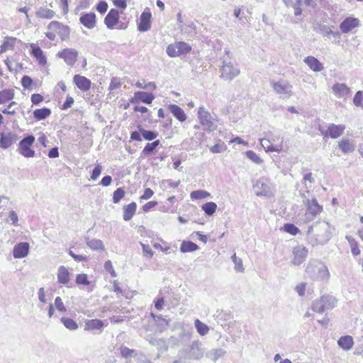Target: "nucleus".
<instances>
[{
    "label": "nucleus",
    "mask_w": 363,
    "mask_h": 363,
    "mask_svg": "<svg viewBox=\"0 0 363 363\" xmlns=\"http://www.w3.org/2000/svg\"><path fill=\"white\" fill-rule=\"evenodd\" d=\"M333 227L325 221L319 220L309 226L307 230V236L313 245H325L331 238Z\"/></svg>",
    "instance_id": "obj_1"
},
{
    "label": "nucleus",
    "mask_w": 363,
    "mask_h": 363,
    "mask_svg": "<svg viewBox=\"0 0 363 363\" xmlns=\"http://www.w3.org/2000/svg\"><path fill=\"white\" fill-rule=\"evenodd\" d=\"M306 272L313 280H328L330 273L327 267L318 260H311L308 263Z\"/></svg>",
    "instance_id": "obj_2"
},
{
    "label": "nucleus",
    "mask_w": 363,
    "mask_h": 363,
    "mask_svg": "<svg viewBox=\"0 0 363 363\" xmlns=\"http://www.w3.org/2000/svg\"><path fill=\"white\" fill-rule=\"evenodd\" d=\"M220 77L226 81H232L239 75L240 68L238 65L230 59L224 58L220 68Z\"/></svg>",
    "instance_id": "obj_3"
},
{
    "label": "nucleus",
    "mask_w": 363,
    "mask_h": 363,
    "mask_svg": "<svg viewBox=\"0 0 363 363\" xmlns=\"http://www.w3.org/2000/svg\"><path fill=\"white\" fill-rule=\"evenodd\" d=\"M185 357L190 360H200L204 355V348L199 340L194 341L182 351Z\"/></svg>",
    "instance_id": "obj_4"
},
{
    "label": "nucleus",
    "mask_w": 363,
    "mask_h": 363,
    "mask_svg": "<svg viewBox=\"0 0 363 363\" xmlns=\"http://www.w3.org/2000/svg\"><path fill=\"white\" fill-rule=\"evenodd\" d=\"M303 203L306 205V211L305 213V221L309 222L313 220L315 217L323 211V206L319 205L315 199L309 200L306 199Z\"/></svg>",
    "instance_id": "obj_5"
},
{
    "label": "nucleus",
    "mask_w": 363,
    "mask_h": 363,
    "mask_svg": "<svg viewBox=\"0 0 363 363\" xmlns=\"http://www.w3.org/2000/svg\"><path fill=\"white\" fill-rule=\"evenodd\" d=\"M35 142V137L33 135H28L23 138L19 143L18 151L25 157H33L35 156V151L31 149V146Z\"/></svg>",
    "instance_id": "obj_6"
},
{
    "label": "nucleus",
    "mask_w": 363,
    "mask_h": 363,
    "mask_svg": "<svg viewBox=\"0 0 363 363\" xmlns=\"http://www.w3.org/2000/svg\"><path fill=\"white\" fill-rule=\"evenodd\" d=\"M272 84L274 91L280 95V98L289 99L293 95L292 86L288 82L280 80Z\"/></svg>",
    "instance_id": "obj_7"
},
{
    "label": "nucleus",
    "mask_w": 363,
    "mask_h": 363,
    "mask_svg": "<svg viewBox=\"0 0 363 363\" xmlns=\"http://www.w3.org/2000/svg\"><path fill=\"white\" fill-rule=\"evenodd\" d=\"M198 118L201 124L208 131H213L216 129V125L213 121L211 113L205 109L204 107H200L198 111Z\"/></svg>",
    "instance_id": "obj_8"
},
{
    "label": "nucleus",
    "mask_w": 363,
    "mask_h": 363,
    "mask_svg": "<svg viewBox=\"0 0 363 363\" xmlns=\"http://www.w3.org/2000/svg\"><path fill=\"white\" fill-rule=\"evenodd\" d=\"M286 6H292L294 9V15L301 16L302 13L301 6L315 7V0H283Z\"/></svg>",
    "instance_id": "obj_9"
},
{
    "label": "nucleus",
    "mask_w": 363,
    "mask_h": 363,
    "mask_svg": "<svg viewBox=\"0 0 363 363\" xmlns=\"http://www.w3.org/2000/svg\"><path fill=\"white\" fill-rule=\"evenodd\" d=\"M345 129V125H335L334 123L330 124L326 130H322L320 125L318 128V130L320 131L322 135L324 137H330L333 139L337 138L341 135H342Z\"/></svg>",
    "instance_id": "obj_10"
},
{
    "label": "nucleus",
    "mask_w": 363,
    "mask_h": 363,
    "mask_svg": "<svg viewBox=\"0 0 363 363\" xmlns=\"http://www.w3.org/2000/svg\"><path fill=\"white\" fill-rule=\"evenodd\" d=\"M294 258L291 260L293 264L298 266L302 264L308 255V250L303 245H298L293 248Z\"/></svg>",
    "instance_id": "obj_11"
},
{
    "label": "nucleus",
    "mask_w": 363,
    "mask_h": 363,
    "mask_svg": "<svg viewBox=\"0 0 363 363\" xmlns=\"http://www.w3.org/2000/svg\"><path fill=\"white\" fill-rule=\"evenodd\" d=\"M48 28L55 31L60 36L62 40L68 38L69 35V28L68 26L62 24L58 21H52L49 23Z\"/></svg>",
    "instance_id": "obj_12"
},
{
    "label": "nucleus",
    "mask_w": 363,
    "mask_h": 363,
    "mask_svg": "<svg viewBox=\"0 0 363 363\" xmlns=\"http://www.w3.org/2000/svg\"><path fill=\"white\" fill-rule=\"evenodd\" d=\"M57 56L64 59L67 65L72 66L77 62L78 52L75 49L65 48L58 52Z\"/></svg>",
    "instance_id": "obj_13"
},
{
    "label": "nucleus",
    "mask_w": 363,
    "mask_h": 363,
    "mask_svg": "<svg viewBox=\"0 0 363 363\" xmlns=\"http://www.w3.org/2000/svg\"><path fill=\"white\" fill-rule=\"evenodd\" d=\"M253 189L257 196H271L273 194L271 187L263 179L257 181L253 185Z\"/></svg>",
    "instance_id": "obj_14"
},
{
    "label": "nucleus",
    "mask_w": 363,
    "mask_h": 363,
    "mask_svg": "<svg viewBox=\"0 0 363 363\" xmlns=\"http://www.w3.org/2000/svg\"><path fill=\"white\" fill-rule=\"evenodd\" d=\"M155 99V95L152 93L145 91H137L132 98L130 102L132 104H137L139 101L143 102L146 104H150Z\"/></svg>",
    "instance_id": "obj_15"
},
{
    "label": "nucleus",
    "mask_w": 363,
    "mask_h": 363,
    "mask_svg": "<svg viewBox=\"0 0 363 363\" xmlns=\"http://www.w3.org/2000/svg\"><path fill=\"white\" fill-rule=\"evenodd\" d=\"M30 245L26 242H21L16 244L13 250V255L16 259L26 257L29 252Z\"/></svg>",
    "instance_id": "obj_16"
},
{
    "label": "nucleus",
    "mask_w": 363,
    "mask_h": 363,
    "mask_svg": "<svg viewBox=\"0 0 363 363\" xmlns=\"http://www.w3.org/2000/svg\"><path fill=\"white\" fill-rule=\"evenodd\" d=\"M18 140L16 134L13 133H2L0 136V147L3 149H7L12 144L15 143Z\"/></svg>",
    "instance_id": "obj_17"
},
{
    "label": "nucleus",
    "mask_w": 363,
    "mask_h": 363,
    "mask_svg": "<svg viewBox=\"0 0 363 363\" xmlns=\"http://www.w3.org/2000/svg\"><path fill=\"white\" fill-rule=\"evenodd\" d=\"M79 21L86 28L92 29L96 26V14L93 12L82 13Z\"/></svg>",
    "instance_id": "obj_18"
},
{
    "label": "nucleus",
    "mask_w": 363,
    "mask_h": 363,
    "mask_svg": "<svg viewBox=\"0 0 363 363\" xmlns=\"http://www.w3.org/2000/svg\"><path fill=\"white\" fill-rule=\"evenodd\" d=\"M151 13L150 11H143L140 17V22L138 26V30L141 32L147 31L151 26Z\"/></svg>",
    "instance_id": "obj_19"
},
{
    "label": "nucleus",
    "mask_w": 363,
    "mask_h": 363,
    "mask_svg": "<svg viewBox=\"0 0 363 363\" xmlns=\"http://www.w3.org/2000/svg\"><path fill=\"white\" fill-rule=\"evenodd\" d=\"M119 21V12L117 9H111L104 18V23L108 29H112Z\"/></svg>",
    "instance_id": "obj_20"
},
{
    "label": "nucleus",
    "mask_w": 363,
    "mask_h": 363,
    "mask_svg": "<svg viewBox=\"0 0 363 363\" xmlns=\"http://www.w3.org/2000/svg\"><path fill=\"white\" fill-rule=\"evenodd\" d=\"M359 21L358 18L353 17L346 18L340 25L341 31L344 33H349L353 28L359 26Z\"/></svg>",
    "instance_id": "obj_21"
},
{
    "label": "nucleus",
    "mask_w": 363,
    "mask_h": 363,
    "mask_svg": "<svg viewBox=\"0 0 363 363\" xmlns=\"http://www.w3.org/2000/svg\"><path fill=\"white\" fill-rule=\"evenodd\" d=\"M73 82L81 91H86L91 88V81L84 76L79 74L74 75Z\"/></svg>",
    "instance_id": "obj_22"
},
{
    "label": "nucleus",
    "mask_w": 363,
    "mask_h": 363,
    "mask_svg": "<svg viewBox=\"0 0 363 363\" xmlns=\"http://www.w3.org/2000/svg\"><path fill=\"white\" fill-rule=\"evenodd\" d=\"M303 62L314 72H320L324 69L323 64L313 56L305 57Z\"/></svg>",
    "instance_id": "obj_23"
},
{
    "label": "nucleus",
    "mask_w": 363,
    "mask_h": 363,
    "mask_svg": "<svg viewBox=\"0 0 363 363\" xmlns=\"http://www.w3.org/2000/svg\"><path fill=\"white\" fill-rule=\"evenodd\" d=\"M334 93L340 98L345 97L351 93L350 89L345 84L336 83L332 87Z\"/></svg>",
    "instance_id": "obj_24"
},
{
    "label": "nucleus",
    "mask_w": 363,
    "mask_h": 363,
    "mask_svg": "<svg viewBox=\"0 0 363 363\" xmlns=\"http://www.w3.org/2000/svg\"><path fill=\"white\" fill-rule=\"evenodd\" d=\"M168 109L172 115L180 122H184L186 120V115L184 110L176 104H170Z\"/></svg>",
    "instance_id": "obj_25"
},
{
    "label": "nucleus",
    "mask_w": 363,
    "mask_h": 363,
    "mask_svg": "<svg viewBox=\"0 0 363 363\" xmlns=\"http://www.w3.org/2000/svg\"><path fill=\"white\" fill-rule=\"evenodd\" d=\"M137 204L135 202H132L128 205L123 206V218L125 221L130 220L135 213Z\"/></svg>",
    "instance_id": "obj_26"
},
{
    "label": "nucleus",
    "mask_w": 363,
    "mask_h": 363,
    "mask_svg": "<svg viewBox=\"0 0 363 363\" xmlns=\"http://www.w3.org/2000/svg\"><path fill=\"white\" fill-rule=\"evenodd\" d=\"M31 54L35 57L40 65H45L46 63V57L44 56L41 48L34 43L30 44Z\"/></svg>",
    "instance_id": "obj_27"
},
{
    "label": "nucleus",
    "mask_w": 363,
    "mask_h": 363,
    "mask_svg": "<svg viewBox=\"0 0 363 363\" xmlns=\"http://www.w3.org/2000/svg\"><path fill=\"white\" fill-rule=\"evenodd\" d=\"M226 354V351L222 348H214L206 353V357L213 361L216 362L218 359L223 357Z\"/></svg>",
    "instance_id": "obj_28"
},
{
    "label": "nucleus",
    "mask_w": 363,
    "mask_h": 363,
    "mask_svg": "<svg viewBox=\"0 0 363 363\" xmlns=\"http://www.w3.org/2000/svg\"><path fill=\"white\" fill-rule=\"evenodd\" d=\"M337 344L344 350H350L354 345L353 338L350 335L342 336L338 340Z\"/></svg>",
    "instance_id": "obj_29"
},
{
    "label": "nucleus",
    "mask_w": 363,
    "mask_h": 363,
    "mask_svg": "<svg viewBox=\"0 0 363 363\" xmlns=\"http://www.w3.org/2000/svg\"><path fill=\"white\" fill-rule=\"evenodd\" d=\"M104 327V323L99 319L88 320L85 322L84 330H100Z\"/></svg>",
    "instance_id": "obj_30"
},
{
    "label": "nucleus",
    "mask_w": 363,
    "mask_h": 363,
    "mask_svg": "<svg viewBox=\"0 0 363 363\" xmlns=\"http://www.w3.org/2000/svg\"><path fill=\"white\" fill-rule=\"evenodd\" d=\"M323 304L324 305L325 311L332 309L336 305V298L330 295H324L320 298Z\"/></svg>",
    "instance_id": "obj_31"
},
{
    "label": "nucleus",
    "mask_w": 363,
    "mask_h": 363,
    "mask_svg": "<svg viewBox=\"0 0 363 363\" xmlns=\"http://www.w3.org/2000/svg\"><path fill=\"white\" fill-rule=\"evenodd\" d=\"M57 281L63 284H67L69 281V273L64 266H61L58 269Z\"/></svg>",
    "instance_id": "obj_32"
},
{
    "label": "nucleus",
    "mask_w": 363,
    "mask_h": 363,
    "mask_svg": "<svg viewBox=\"0 0 363 363\" xmlns=\"http://www.w3.org/2000/svg\"><path fill=\"white\" fill-rule=\"evenodd\" d=\"M51 114V110L48 108L44 107L43 108L35 109L33 111V117L37 121H41L47 118Z\"/></svg>",
    "instance_id": "obj_33"
},
{
    "label": "nucleus",
    "mask_w": 363,
    "mask_h": 363,
    "mask_svg": "<svg viewBox=\"0 0 363 363\" xmlns=\"http://www.w3.org/2000/svg\"><path fill=\"white\" fill-rule=\"evenodd\" d=\"M35 13L38 18L51 19L55 16V12L50 9L41 6Z\"/></svg>",
    "instance_id": "obj_34"
},
{
    "label": "nucleus",
    "mask_w": 363,
    "mask_h": 363,
    "mask_svg": "<svg viewBox=\"0 0 363 363\" xmlns=\"http://www.w3.org/2000/svg\"><path fill=\"white\" fill-rule=\"evenodd\" d=\"M138 130L146 140H155L158 136V133L154 130H147L144 129L141 125H138Z\"/></svg>",
    "instance_id": "obj_35"
},
{
    "label": "nucleus",
    "mask_w": 363,
    "mask_h": 363,
    "mask_svg": "<svg viewBox=\"0 0 363 363\" xmlns=\"http://www.w3.org/2000/svg\"><path fill=\"white\" fill-rule=\"evenodd\" d=\"M13 97L14 91L11 89H6L0 91V104L13 99Z\"/></svg>",
    "instance_id": "obj_36"
},
{
    "label": "nucleus",
    "mask_w": 363,
    "mask_h": 363,
    "mask_svg": "<svg viewBox=\"0 0 363 363\" xmlns=\"http://www.w3.org/2000/svg\"><path fill=\"white\" fill-rule=\"evenodd\" d=\"M86 243L89 247H90L92 250H104V246L103 242L101 240L98 239H91L86 238Z\"/></svg>",
    "instance_id": "obj_37"
},
{
    "label": "nucleus",
    "mask_w": 363,
    "mask_h": 363,
    "mask_svg": "<svg viewBox=\"0 0 363 363\" xmlns=\"http://www.w3.org/2000/svg\"><path fill=\"white\" fill-rule=\"evenodd\" d=\"M198 249L199 246L191 241H183L180 247V250L183 253L194 252Z\"/></svg>",
    "instance_id": "obj_38"
},
{
    "label": "nucleus",
    "mask_w": 363,
    "mask_h": 363,
    "mask_svg": "<svg viewBox=\"0 0 363 363\" xmlns=\"http://www.w3.org/2000/svg\"><path fill=\"white\" fill-rule=\"evenodd\" d=\"M339 147L344 153L352 152L354 150L355 146L348 139H342L339 143Z\"/></svg>",
    "instance_id": "obj_39"
},
{
    "label": "nucleus",
    "mask_w": 363,
    "mask_h": 363,
    "mask_svg": "<svg viewBox=\"0 0 363 363\" xmlns=\"http://www.w3.org/2000/svg\"><path fill=\"white\" fill-rule=\"evenodd\" d=\"M260 144L266 150V152H279L281 150V147L274 146L271 144L270 141L267 139H261Z\"/></svg>",
    "instance_id": "obj_40"
},
{
    "label": "nucleus",
    "mask_w": 363,
    "mask_h": 363,
    "mask_svg": "<svg viewBox=\"0 0 363 363\" xmlns=\"http://www.w3.org/2000/svg\"><path fill=\"white\" fill-rule=\"evenodd\" d=\"M202 210L207 216H212L217 209V204L213 201L207 202L202 205Z\"/></svg>",
    "instance_id": "obj_41"
},
{
    "label": "nucleus",
    "mask_w": 363,
    "mask_h": 363,
    "mask_svg": "<svg viewBox=\"0 0 363 363\" xmlns=\"http://www.w3.org/2000/svg\"><path fill=\"white\" fill-rule=\"evenodd\" d=\"M121 354L123 358L128 359L133 358L138 352L135 350H131L125 346H121L120 348Z\"/></svg>",
    "instance_id": "obj_42"
},
{
    "label": "nucleus",
    "mask_w": 363,
    "mask_h": 363,
    "mask_svg": "<svg viewBox=\"0 0 363 363\" xmlns=\"http://www.w3.org/2000/svg\"><path fill=\"white\" fill-rule=\"evenodd\" d=\"M194 324H195V327L196 328L198 333L199 335H201V336H203L208 333V331H209L208 326L206 324L200 321L199 319H196L195 320Z\"/></svg>",
    "instance_id": "obj_43"
},
{
    "label": "nucleus",
    "mask_w": 363,
    "mask_h": 363,
    "mask_svg": "<svg viewBox=\"0 0 363 363\" xmlns=\"http://www.w3.org/2000/svg\"><path fill=\"white\" fill-rule=\"evenodd\" d=\"M61 322L70 330H74L78 328L77 323L72 318L63 317L61 318Z\"/></svg>",
    "instance_id": "obj_44"
},
{
    "label": "nucleus",
    "mask_w": 363,
    "mask_h": 363,
    "mask_svg": "<svg viewBox=\"0 0 363 363\" xmlns=\"http://www.w3.org/2000/svg\"><path fill=\"white\" fill-rule=\"evenodd\" d=\"M190 196L192 199H201L211 196V194L204 190H196L192 191Z\"/></svg>",
    "instance_id": "obj_45"
},
{
    "label": "nucleus",
    "mask_w": 363,
    "mask_h": 363,
    "mask_svg": "<svg viewBox=\"0 0 363 363\" xmlns=\"http://www.w3.org/2000/svg\"><path fill=\"white\" fill-rule=\"evenodd\" d=\"M177 50L179 52V56L183 54L188 53L191 51V46L184 42H179L177 43Z\"/></svg>",
    "instance_id": "obj_46"
},
{
    "label": "nucleus",
    "mask_w": 363,
    "mask_h": 363,
    "mask_svg": "<svg viewBox=\"0 0 363 363\" xmlns=\"http://www.w3.org/2000/svg\"><path fill=\"white\" fill-rule=\"evenodd\" d=\"M312 310L314 312H316L318 313H323L325 311L324 305L323 304L320 298H318L313 301V303L312 304Z\"/></svg>",
    "instance_id": "obj_47"
},
{
    "label": "nucleus",
    "mask_w": 363,
    "mask_h": 363,
    "mask_svg": "<svg viewBox=\"0 0 363 363\" xmlns=\"http://www.w3.org/2000/svg\"><path fill=\"white\" fill-rule=\"evenodd\" d=\"M147 359L142 353H138L133 358L127 360V363H147Z\"/></svg>",
    "instance_id": "obj_48"
},
{
    "label": "nucleus",
    "mask_w": 363,
    "mask_h": 363,
    "mask_svg": "<svg viewBox=\"0 0 363 363\" xmlns=\"http://www.w3.org/2000/svg\"><path fill=\"white\" fill-rule=\"evenodd\" d=\"M284 230L292 235H296L300 233V230L293 223H286L284 225Z\"/></svg>",
    "instance_id": "obj_49"
},
{
    "label": "nucleus",
    "mask_w": 363,
    "mask_h": 363,
    "mask_svg": "<svg viewBox=\"0 0 363 363\" xmlns=\"http://www.w3.org/2000/svg\"><path fill=\"white\" fill-rule=\"evenodd\" d=\"M247 157L255 162V164H259L263 160L259 157V156L252 150H248L246 152Z\"/></svg>",
    "instance_id": "obj_50"
},
{
    "label": "nucleus",
    "mask_w": 363,
    "mask_h": 363,
    "mask_svg": "<svg viewBox=\"0 0 363 363\" xmlns=\"http://www.w3.org/2000/svg\"><path fill=\"white\" fill-rule=\"evenodd\" d=\"M231 258L235 264V270L237 272H242L244 271L242 260L240 258H238L235 254H234Z\"/></svg>",
    "instance_id": "obj_51"
},
{
    "label": "nucleus",
    "mask_w": 363,
    "mask_h": 363,
    "mask_svg": "<svg viewBox=\"0 0 363 363\" xmlns=\"http://www.w3.org/2000/svg\"><path fill=\"white\" fill-rule=\"evenodd\" d=\"M353 104L356 106L363 108V92L362 91H357L353 98Z\"/></svg>",
    "instance_id": "obj_52"
},
{
    "label": "nucleus",
    "mask_w": 363,
    "mask_h": 363,
    "mask_svg": "<svg viewBox=\"0 0 363 363\" xmlns=\"http://www.w3.org/2000/svg\"><path fill=\"white\" fill-rule=\"evenodd\" d=\"M125 191L122 188H118L113 194V201L118 203L121 199L124 196Z\"/></svg>",
    "instance_id": "obj_53"
},
{
    "label": "nucleus",
    "mask_w": 363,
    "mask_h": 363,
    "mask_svg": "<svg viewBox=\"0 0 363 363\" xmlns=\"http://www.w3.org/2000/svg\"><path fill=\"white\" fill-rule=\"evenodd\" d=\"M166 51H167V55L171 57L179 56L177 43L174 45H173V44L169 45L167 48Z\"/></svg>",
    "instance_id": "obj_54"
},
{
    "label": "nucleus",
    "mask_w": 363,
    "mask_h": 363,
    "mask_svg": "<svg viewBox=\"0 0 363 363\" xmlns=\"http://www.w3.org/2000/svg\"><path fill=\"white\" fill-rule=\"evenodd\" d=\"M76 283L77 284L82 285H89L90 284L89 281L88 280L87 274H78L76 278Z\"/></svg>",
    "instance_id": "obj_55"
},
{
    "label": "nucleus",
    "mask_w": 363,
    "mask_h": 363,
    "mask_svg": "<svg viewBox=\"0 0 363 363\" xmlns=\"http://www.w3.org/2000/svg\"><path fill=\"white\" fill-rule=\"evenodd\" d=\"M21 82L24 89H29L30 87V86L33 84V79H31V77H30L28 75H24L21 78Z\"/></svg>",
    "instance_id": "obj_56"
},
{
    "label": "nucleus",
    "mask_w": 363,
    "mask_h": 363,
    "mask_svg": "<svg viewBox=\"0 0 363 363\" xmlns=\"http://www.w3.org/2000/svg\"><path fill=\"white\" fill-rule=\"evenodd\" d=\"M102 167L99 164H96L94 167V169L92 170L91 174V179L92 180H96L97 178L99 177V175L101 173Z\"/></svg>",
    "instance_id": "obj_57"
},
{
    "label": "nucleus",
    "mask_w": 363,
    "mask_h": 363,
    "mask_svg": "<svg viewBox=\"0 0 363 363\" xmlns=\"http://www.w3.org/2000/svg\"><path fill=\"white\" fill-rule=\"evenodd\" d=\"M55 306L59 311L65 312L67 311L61 298L59 296L56 297L55 299Z\"/></svg>",
    "instance_id": "obj_58"
},
{
    "label": "nucleus",
    "mask_w": 363,
    "mask_h": 363,
    "mask_svg": "<svg viewBox=\"0 0 363 363\" xmlns=\"http://www.w3.org/2000/svg\"><path fill=\"white\" fill-rule=\"evenodd\" d=\"M108 4L104 1H99L96 5V10L100 13H105L108 9Z\"/></svg>",
    "instance_id": "obj_59"
},
{
    "label": "nucleus",
    "mask_w": 363,
    "mask_h": 363,
    "mask_svg": "<svg viewBox=\"0 0 363 363\" xmlns=\"http://www.w3.org/2000/svg\"><path fill=\"white\" fill-rule=\"evenodd\" d=\"M104 268L105 269L110 273V274L111 275V277H116V272L115 270L113 269V267L112 266V263L110 260H108L105 262L104 264Z\"/></svg>",
    "instance_id": "obj_60"
},
{
    "label": "nucleus",
    "mask_w": 363,
    "mask_h": 363,
    "mask_svg": "<svg viewBox=\"0 0 363 363\" xmlns=\"http://www.w3.org/2000/svg\"><path fill=\"white\" fill-rule=\"evenodd\" d=\"M155 149H156V147L152 146L151 143H147V145L145 146V147L143 148V150L142 151V154L144 155H149L152 154L155 151Z\"/></svg>",
    "instance_id": "obj_61"
},
{
    "label": "nucleus",
    "mask_w": 363,
    "mask_h": 363,
    "mask_svg": "<svg viewBox=\"0 0 363 363\" xmlns=\"http://www.w3.org/2000/svg\"><path fill=\"white\" fill-rule=\"evenodd\" d=\"M225 147L223 145L216 144L210 147L212 153H220L225 150Z\"/></svg>",
    "instance_id": "obj_62"
},
{
    "label": "nucleus",
    "mask_w": 363,
    "mask_h": 363,
    "mask_svg": "<svg viewBox=\"0 0 363 363\" xmlns=\"http://www.w3.org/2000/svg\"><path fill=\"white\" fill-rule=\"evenodd\" d=\"M43 101V96L40 94H33L31 96V101L33 104L37 105Z\"/></svg>",
    "instance_id": "obj_63"
},
{
    "label": "nucleus",
    "mask_w": 363,
    "mask_h": 363,
    "mask_svg": "<svg viewBox=\"0 0 363 363\" xmlns=\"http://www.w3.org/2000/svg\"><path fill=\"white\" fill-rule=\"evenodd\" d=\"M121 86V82L115 77L112 78L109 84L108 89L113 90L119 88Z\"/></svg>",
    "instance_id": "obj_64"
}]
</instances>
